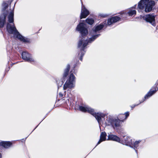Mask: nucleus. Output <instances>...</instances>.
I'll use <instances>...</instances> for the list:
<instances>
[{
  "label": "nucleus",
  "instance_id": "nucleus-1",
  "mask_svg": "<svg viewBox=\"0 0 158 158\" xmlns=\"http://www.w3.org/2000/svg\"><path fill=\"white\" fill-rule=\"evenodd\" d=\"M104 27V25L102 24L95 26L90 32L92 37L89 39L87 36L88 31L86 24L80 22L77 25L76 30L81 35V36L79 37L77 45L78 49L79 51L78 53L79 59L81 60H82V57L85 52V49L87 48V46L89 43L94 41L100 35L99 33Z\"/></svg>",
  "mask_w": 158,
  "mask_h": 158
},
{
  "label": "nucleus",
  "instance_id": "nucleus-2",
  "mask_svg": "<svg viewBox=\"0 0 158 158\" xmlns=\"http://www.w3.org/2000/svg\"><path fill=\"white\" fill-rule=\"evenodd\" d=\"M15 3L13 10L9 14L8 17V21L10 23H12V24L8 23L7 25V30L10 34H13L15 37L25 43H29L30 40L21 35L15 27L14 22V10Z\"/></svg>",
  "mask_w": 158,
  "mask_h": 158
},
{
  "label": "nucleus",
  "instance_id": "nucleus-3",
  "mask_svg": "<svg viewBox=\"0 0 158 158\" xmlns=\"http://www.w3.org/2000/svg\"><path fill=\"white\" fill-rule=\"evenodd\" d=\"M79 110L81 111L86 112H87L94 117L100 124L101 122V118H104L106 115V114L102 113H96L94 110L88 106H79Z\"/></svg>",
  "mask_w": 158,
  "mask_h": 158
},
{
  "label": "nucleus",
  "instance_id": "nucleus-4",
  "mask_svg": "<svg viewBox=\"0 0 158 158\" xmlns=\"http://www.w3.org/2000/svg\"><path fill=\"white\" fill-rule=\"evenodd\" d=\"M154 1L149 0H141L139 2L138 7L140 9L145 8V11L148 13L151 11L155 5Z\"/></svg>",
  "mask_w": 158,
  "mask_h": 158
},
{
  "label": "nucleus",
  "instance_id": "nucleus-5",
  "mask_svg": "<svg viewBox=\"0 0 158 158\" xmlns=\"http://www.w3.org/2000/svg\"><path fill=\"white\" fill-rule=\"evenodd\" d=\"M105 123L107 125L111 126L114 129H118L121 127L120 120L110 115L107 117Z\"/></svg>",
  "mask_w": 158,
  "mask_h": 158
},
{
  "label": "nucleus",
  "instance_id": "nucleus-6",
  "mask_svg": "<svg viewBox=\"0 0 158 158\" xmlns=\"http://www.w3.org/2000/svg\"><path fill=\"white\" fill-rule=\"evenodd\" d=\"M75 66L74 65V67L73 69H72L70 72V75L68 80L66 81L63 86V89L65 90L68 88L71 89L73 88L74 86V84L75 82V77L73 74V73H75L74 68Z\"/></svg>",
  "mask_w": 158,
  "mask_h": 158
},
{
  "label": "nucleus",
  "instance_id": "nucleus-7",
  "mask_svg": "<svg viewBox=\"0 0 158 158\" xmlns=\"http://www.w3.org/2000/svg\"><path fill=\"white\" fill-rule=\"evenodd\" d=\"M155 16L156 15L154 14H148L140 16V18L145 20L147 22L150 23L153 26H155Z\"/></svg>",
  "mask_w": 158,
  "mask_h": 158
},
{
  "label": "nucleus",
  "instance_id": "nucleus-8",
  "mask_svg": "<svg viewBox=\"0 0 158 158\" xmlns=\"http://www.w3.org/2000/svg\"><path fill=\"white\" fill-rule=\"evenodd\" d=\"M22 58L25 61L29 62L35 61L34 59L32 57L31 54L26 51H24L22 53Z\"/></svg>",
  "mask_w": 158,
  "mask_h": 158
},
{
  "label": "nucleus",
  "instance_id": "nucleus-9",
  "mask_svg": "<svg viewBox=\"0 0 158 158\" xmlns=\"http://www.w3.org/2000/svg\"><path fill=\"white\" fill-rule=\"evenodd\" d=\"M132 139L131 137L127 135L123 136V139H120V143L123 144L130 146L131 144Z\"/></svg>",
  "mask_w": 158,
  "mask_h": 158
},
{
  "label": "nucleus",
  "instance_id": "nucleus-10",
  "mask_svg": "<svg viewBox=\"0 0 158 158\" xmlns=\"http://www.w3.org/2000/svg\"><path fill=\"white\" fill-rule=\"evenodd\" d=\"M158 85V79L156 81V83L155 84V86L156 87V88L155 89V90H151L148 93L146 94L144 97V99H143L142 101L140 103L143 102L145 100L147 99H148L150 97H151L153 94H155L156 91L158 90V87H157V85Z\"/></svg>",
  "mask_w": 158,
  "mask_h": 158
},
{
  "label": "nucleus",
  "instance_id": "nucleus-11",
  "mask_svg": "<svg viewBox=\"0 0 158 158\" xmlns=\"http://www.w3.org/2000/svg\"><path fill=\"white\" fill-rule=\"evenodd\" d=\"M89 14V11L86 9L85 6L82 3L81 12L80 16V19L85 18Z\"/></svg>",
  "mask_w": 158,
  "mask_h": 158
},
{
  "label": "nucleus",
  "instance_id": "nucleus-12",
  "mask_svg": "<svg viewBox=\"0 0 158 158\" xmlns=\"http://www.w3.org/2000/svg\"><path fill=\"white\" fill-rule=\"evenodd\" d=\"M121 19L119 17L115 16L112 17L108 20L107 24L109 25H110L112 24L113 23H116L119 21Z\"/></svg>",
  "mask_w": 158,
  "mask_h": 158
},
{
  "label": "nucleus",
  "instance_id": "nucleus-13",
  "mask_svg": "<svg viewBox=\"0 0 158 158\" xmlns=\"http://www.w3.org/2000/svg\"><path fill=\"white\" fill-rule=\"evenodd\" d=\"M108 137V140H113L120 143V139L116 135L111 134H109Z\"/></svg>",
  "mask_w": 158,
  "mask_h": 158
},
{
  "label": "nucleus",
  "instance_id": "nucleus-14",
  "mask_svg": "<svg viewBox=\"0 0 158 158\" xmlns=\"http://www.w3.org/2000/svg\"><path fill=\"white\" fill-rule=\"evenodd\" d=\"M6 14L5 13L2 14L0 16V28L4 26L6 22Z\"/></svg>",
  "mask_w": 158,
  "mask_h": 158
},
{
  "label": "nucleus",
  "instance_id": "nucleus-15",
  "mask_svg": "<svg viewBox=\"0 0 158 158\" xmlns=\"http://www.w3.org/2000/svg\"><path fill=\"white\" fill-rule=\"evenodd\" d=\"M129 115V113L128 112L125 113L124 114H120L118 116L117 119H118L120 120V122H123L124 120L127 119Z\"/></svg>",
  "mask_w": 158,
  "mask_h": 158
},
{
  "label": "nucleus",
  "instance_id": "nucleus-16",
  "mask_svg": "<svg viewBox=\"0 0 158 158\" xmlns=\"http://www.w3.org/2000/svg\"><path fill=\"white\" fill-rule=\"evenodd\" d=\"M141 141L140 140L135 141L133 143H131V144L130 147L131 148H134L136 153L137 152V151L136 149L138 148L139 145V143L141 142Z\"/></svg>",
  "mask_w": 158,
  "mask_h": 158
},
{
  "label": "nucleus",
  "instance_id": "nucleus-17",
  "mask_svg": "<svg viewBox=\"0 0 158 158\" xmlns=\"http://www.w3.org/2000/svg\"><path fill=\"white\" fill-rule=\"evenodd\" d=\"M106 133L105 132H102L100 135V139L97 143L96 146L99 144L101 142L104 141L106 139Z\"/></svg>",
  "mask_w": 158,
  "mask_h": 158
},
{
  "label": "nucleus",
  "instance_id": "nucleus-18",
  "mask_svg": "<svg viewBox=\"0 0 158 158\" xmlns=\"http://www.w3.org/2000/svg\"><path fill=\"white\" fill-rule=\"evenodd\" d=\"M12 143L10 142L2 141L0 143V145L5 148L10 147Z\"/></svg>",
  "mask_w": 158,
  "mask_h": 158
},
{
  "label": "nucleus",
  "instance_id": "nucleus-19",
  "mask_svg": "<svg viewBox=\"0 0 158 158\" xmlns=\"http://www.w3.org/2000/svg\"><path fill=\"white\" fill-rule=\"evenodd\" d=\"M134 7L130 8L127 12V13L129 16H135L136 14V11L135 10H133Z\"/></svg>",
  "mask_w": 158,
  "mask_h": 158
},
{
  "label": "nucleus",
  "instance_id": "nucleus-20",
  "mask_svg": "<svg viewBox=\"0 0 158 158\" xmlns=\"http://www.w3.org/2000/svg\"><path fill=\"white\" fill-rule=\"evenodd\" d=\"M13 0H10L9 1L3 2L2 5L3 10H5L8 7V5L10 4Z\"/></svg>",
  "mask_w": 158,
  "mask_h": 158
},
{
  "label": "nucleus",
  "instance_id": "nucleus-21",
  "mask_svg": "<svg viewBox=\"0 0 158 158\" xmlns=\"http://www.w3.org/2000/svg\"><path fill=\"white\" fill-rule=\"evenodd\" d=\"M70 66L69 64H68L67 65L66 69L64 70V71L63 76V77L64 78H65L67 76L69 73V70L70 69Z\"/></svg>",
  "mask_w": 158,
  "mask_h": 158
},
{
  "label": "nucleus",
  "instance_id": "nucleus-22",
  "mask_svg": "<svg viewBox=\"0 0 158 158\" xmlns=\"http://www.w3.org/2000/svg\"><path fill=\"white\" fill-rule=\"evenodd\" d=\"M120 14V16L124 19L126 18L127 16H128L127 12L124 11L121 12Z\"/></svg>",
  "mask_w": 158,
  "mask_h": 158
},
{
  "label": "nucleus",
  "instance_id": "nucleus-23",
  "mask_svg": "<svg viewBox=\"0 0 158 158\" xmlns=\"http://www.w3.org/2000/svg\"><path fill=\"white\" fill-rule=\"evenodd\" d=\"M85 21L87 23L90 25H92L94 22V20L92 19L87 18Z\"/></svg>",
  "mask_w": 158,
  "mask_h": 158
},
{
  "label": "nucleus",
  "instance_id": "nucleus-24",
  "mask_svg": "<svg viewBox=\"0 0 158 158\" xmlns=\"http://www.w3.org/2000/svg\"><path fill=\"white\" fill-rule=\"evenodd\" d=\"M63 81H64V80H62L61 81H60V80H57L56 81L57 84L58 85V88H59V87L61 86V85H63L64 82Z\"/></svg>",
  "mask_w": 158,
  "mask_h": 158
},
{
  "label": "nucleus",
  "instance_id": "nucleus-25",
  "mask_svg": "<svg viewBox=\"0 0 158 158\" xmlns=\"http://www.w3.org/2000/svg\"><path fill=\"white\" fill-rule=\"evenodd\" d=\"M65 91H64L63 92H60L59 94V97L60 98H62L64 95H65Z\"/></svg>",
  "mask_w": 158,
  "mask_h": 158
},
{
  "label": "nucleus",
  "instance_id": "nucleus-26",
  "mask_svg": "<svg viewBox=\"0 0 158 158\" xmlns=\"http://www.w3.org/2000/svg\"><path fill=\"white\" fill-rule=\"evenodd\" d=\"M99 16H100L104 18L107 17L108 16V15L107 14H100L99 15Z\"/></svg>",
  "mask_w": 158,
  "mask_h": 158
},
{
  "label": "nucleus",
  "instance_id": "nucleus-27",
  "mask_svg": "<svg viewBox=\"0 0 158 158\" xmlns=\"http://www.w3.org/2000/svg\"><path fill=\"white\" fill-rule=\"evenodd\" d=\"M138 104H135L133 105V107H135V106H137Z\"/></svg>",
  "mask_w": 158,
  "mask_h": 158
},
{
  "label": "nucleus",
  "instance_id": "nucleus-28",
  "mask_svg": "<svg viewBox=\"0 0 158 158\" xmlns=\"http://www.w3.org/2000/svg\"><path fill=\"white\" fill-rule=\"evenodd\" d=\"M156 31L158 33V28H157L156 30Z\"/></svg>",
  "mask_w": 158,
  "mask_h": 158
},
{
  "label": "nucleus",
  "instance_id": "nucleus-29",
  "mask_svg": "<svg viewBox=\"0 0 158 158\" xmlns=\"http://www.w3.org/2000/svg\"><path fill=\"white\" fill-rule=\"evenodd\" d=\"M2 155L0 153V158H2Z\"/></svg>",
  "mask_w": 158,
  "mask_h": 158
},
{
  "label": "nucleus",
  "instance_id": "nucleus-30",
  "mask_svg": "<svg viewBox=\"0 0 158 158\" xmlns=\"http://www.w3.org/2000/svg\"><path fill=\"white\" fill-rule=\"evenodd\" d=\"M131 107L132 108L134 107H133V105H132V106H131Z\"/></svg>",
  "mask_w": 158,
  "mask_h": 158
},
{
  "label": "nucleus",
  "instance_id": "nucleus-31",
  "mask_svg": "<svg viewBox=\"0 0 158 158\" xmlns=\"http://www.w3.org/2000/svg\"><path fill=\"white\" fill-rule=\"evenodd\" d=\"M156 1H158V0H155Z\"/></svg>",
  "mask_w": 158,
  "mask_h": 158
}]
</instances>
